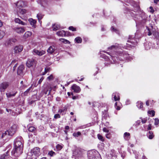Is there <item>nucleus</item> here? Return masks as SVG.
<instances>
[{"label": "nucleus", "mask_w": 159, "mask_h": 159, "mask_svg": "<svg viewBox=\"0 0 159 159\" xmlns=\"http://www.w3.org/2000/svg\"><path fill=\"white\" fill-rule=\"evenodd\" d=\"M116 55L117 57H115L113 55H111L110 54V57H107L105 55L103 54L101 55L103 58L105 59V61H106L105 63V66H108L111 64L116 63H117L116 59H118L120 61H123L125 60H128L130 61L131 58L129 56V54L126 52L119 51L118 52L116 53Z\"/></svg>", "instance_id": "obj_1"}, {"label": "nucleus", "mask_w": 159, "mask_h": 159, "mask_svg": "<svg viewBox=\"0 0 159 159\" xmlns=\"http://www.w3.org/2000/svg\"><path fill=\"white\" fill-rule=\"evenodd\" d=\"M40 155V149L38 147L35 148L31 150L29 153L28 156L30 158L33 159H37V158Z\"/></svg>", "instance_id": "obj_2"}, {"label": "nucleus", "mask_w": 159, "mask_h": 159, "mask_svg": "<svg viewBox=\"0 0 159 159\" xmlns=\"http://www.w3.org/2000/svg\"><path fill=\"white\" fill-rule=\"evenodd\" d=\"M136 38V37H135V36L134 35H129L128 38L129 39L127 41V42L131 43L132 44L126 43V46H122L121 47L120 46V48H122L127 49L128 48L134 46L133 44L135 45L137 43L135 40Z\"/></svg>", "instance_id": "obj_3"}, {"label": "nucleus", "mask_w": 159, "mask_h": 159, "mask_svg": "<svg viewBox=\"0 0 159 159\" xmlns=\"http://www.w3.org/2000/svg\"><path fill=\"white\" fill-rule=\"evenodd\" d=\"M100 155L98 152L95 150H92L88 152V159H100Z\"/></svg>", "instance_id": "obj_4"}, {"label": "nucleus", "mask_w": 159, "mask_h": 159, "mask_svg": "<svg viewBox=\"0 0 159 159\" xmlns=\"http://www.w3.org/2000/svg\"><path fill=\"white\" fill-rule=\"evenodd\" d=\"M23 148H20L14 147L11 152V156L15 157L14 159H18V157L22 152Z\"/></svg>", "instance_id": "obj_5"}, {"label": "nucleus", "mask_w": 159, "mask_h": 159, "mask_svg": "<svg viewBox=\"0 0 159 159\" xmlns=\"http://www.w3.org/2000/svg\"><path fill=\"white\" fill-rule=\"evenodd\" d=\"M14 147L23 148V144L21 138H18L14 141Z\"/></svg>", "instance_id": "obj_6"}, {"label": "nucleus", "mask_w": 159, "mask_h": 159, "mask_svg": "<svg viewBox=\"0 0 159 159\" xmlns=\"http://www.w3.org/2000/svg\"><path fill=\"white\" fill-rule=\"evenodd\" d=\"M16 128L17 125H16L14 124L12 125L7 131L8 135L10 136L13 135L16 131Z\"/></svg>", "instance_id": "obj_7"}, {"label": "nucleus", "mask_w": 159, "mask_h": 159, "mask_svg": "<svg viewBox=\"0 0 159 159\" xmlns=\"http://www.w3.org/2000/svg\"><path fill=\"white\" fill-rule=\"evenodd\" d=\"M25 72V66L23 65H20L17 69V74L18 75L22 76Z\"/></svg>", "instance_id": "obj_8"}, {"label": "nucleus", "mask_w": 159, "mask_h": 159, "mask_svg": "<svg viewBox=\"0 0 159 159\" xmlns=\"http://www.w3.org/2000/svg\"><path fill=\"white\" fill-rule=\"evenodd\" d=\"M11 148V146L9 145L7 148V149L8 148L7 152L2 155L1 156L0 159H6L9 158V149Z\"/></svg>", "instance_id": "obj_9"}, {"label": "nucleus", "mask_w": 159, "mask_h": 159, "mask_svg": "<svg viewBox=\"0 0 159 159\" xmlns=\"http://www.w3.org/2000/svg\"><path fill=\"white\" fill-rule=\"evenodd\" d=\"M32 52L34 55L41 56L45 53V51L44 50L40 51L35 49L33 50Z\"/></svg>", "instance_id": "obj_10"}, {"label": "nucleus", "mask_w": 159, "mask_h": 159, "mask_svg": "<svg viewBox=\"0 0 159 159\" xmlns=\"http://www.w3.org/2000/svg\"><path fill=\"white\" fill-rule=\"evenodd\" d=\"M36 64V61L33 58L29 59L28 60L26 63L27 66L30 67L31 66H35Z\"/></svg>", "instance_id": "obj_11"}, {"label": "nucleus", "mask_w": 159, "mask_h": 159, "mask_svg": "<svg viewBox=\"0 0 159 159\" xmlns=\"http://www.w3.org/2000/svg\"><path fill=\"white\" fill-rule=\"evenodd\" d=\"M148 35L150 36L152 34L156 38L159 40V33L156 31L152 32V31L148 28Z\"/></svg>", "instance_id": "obj_12"}, {"label": "nucleus", "mask_w": 159, "mask_h": 159, "mask_svg": "<svg viewBox=\"0 0 159 159\" xmlns=\"http://www.w3.org/2000/svg\"><path fill=\"white\" fill-rule=\"evenodd\" d=\"M9 86L8 83L4 82L2 83L0 85V90L1 92H4Z\"/></svg>", "instance_id": "obj_13"}, {"label": "nucleus", "mask_w": 159, "mask_h": 159, "mask_svg": "<svg viewBox=\"0 0 159 159\" xmlns=\"http://www.w3.org/2000/svg\"><path fill=\"white\" fill-rule=\"evenodd\" d=\"M16 41V39H10L7 40L5 42V44L6 46H10L13 44V43Z\"/></svg>", "instance_id": "obj_14"}, {"label": "nucleus", "mask_w": 159, "mask_h": 159, "mask_svg": "<svg viewBox=\"0 0 159 159\" xmlns=\"http://www.w3.org/2000/svg\"><path fill=\"white\" fill-rule=\"evenodd\" d=\"M13 30L15 32L19 34L22 33L25 31V30L24 27H15L13 28Z\"/></svg>", "instance_id": "obj_15"}, {"label": "nucleus", "mask_w": 159, "mask_h": 159, "mask_svg": "<svg viewBox=\"0 0 159 159\" xmlns=\"http://www.w3.org/2000/svg\"><path fill=\"white\" fill-rule=\"evenodd\" d=\"M81 150L80 149L78 148H76L73 151V154L75 156H78L81 154Z\"/></svg>", "instance_id": "obj_16"}, {"label": "nucleus", "mask_w": 159, "mask_h": 159, "mask_svg": "<svg viewBox=\"0 0 159 159\" xmlns=\"http://www.w3.org/2000/svg\"><path fill=\"white\" fill-rule=\"evenodd\" d=\"M119 93L115 92L112 94V98H113L115 101H119L120 99V95Z\"/></svg>", "instance_id": "obj_17"}, {"label": "nucleus", "mask_w": 159, "mask_h": 159, "mask_svg": "<svg viewBox=\"0 0 159 159\" xmlns=\"http://www.w3.org/2000/svg\"><path fill=\"white\" fill-rule=\"evenodd\" d=\"M71 88L74 92L77 93H79L81 90L80 87L75 84H74L72 86Z\"/></svg>", "instance_id": "obj_18"}, {"label": "nucleus", "mask_w": 159, "mask_h": 159, "mask_svg": "<svg viewBox=\"0 0 159 159\" xmlns=\"http://www.w3.org/2000/svg\"><path fill=\"white\" fill-rule=\"evenodd\" d=\"M23 49V47L21 46H16L14 48V52L16 53H18L21 52Z\"/></svg>", "instance_id": "obj_19"}, {"label": "nucleus", "mask_w": 159, "mask_h": 159, "mask_svg": "<svg viewBox=\"0 0 159 159\" xmlns=\"http://www.w3.org/2000/svg\"><path fill=\"white\" fill-rule=\"evenodd\" d=\"M56 49V47L54 46H50L48 49L47 51L48 53L52 54L54 52Z\"/></svg>", "instance_id": "obj_20"}, {"label": "nucleus", "mask_w": 159, "mask_h": 159, "mask_svg": "<svg viewBox=\"0 0 159 159\" xmlns=\"http://www.w3.org/2000/svg\"><path fill=\"white\" fill-rule=\"evenodd\" d=\"M28 21L31 25L33 28H35L36 24V21L35 20L33 19L32 18H30L28 19Z\"/></svg>", "instance_id": "obj_21"}, {"label": "nucleus", "mask_w": 159, "mask_h": 159, "mask_svg": "<svg viewBox=\"0 0 159 159\" xmlns=\"http://www.w3.org/2000/svg\"><path fill=\"white\" fill-rule=\"evenodd\" d=\"M16 4L17 8H20L24 6V2L22 1H19Z\"/></svg>", "instance_id": "obj_22"}, {"label": "nucleus", "mask_w": 159, "mask_h": 159, "mask_svg": "<svg viewBox=\"0 0 159 159\" xmlns=\"http://www.w3.org/2000/svg\"><path fill=\"white\" fill-rule=\"evenodd\" d=\"M17 93V92H8L6 93L7 97L8 98H10L12 97L15 96L16 94Z\"/></svg>", "instance_id": "obj_23"}, {"label": "nucleus", "mask_w": 159, "mask_h": 159, "mask_svg": "<svg viewBox=\"0 0 159 159\" xmlns=\"http://www.w3.org/2000/svg\"><path fill=\"white\" fill-rule=\"evenodd\" d=\"M61 28V26L56 23L52 25V28L54 31H56Z\"/></svg>", "instance_id": "obj_24"}, {"label": "nucleus", "mask_w": 159, "mask_h": 159, "mask_svg": "<svg viewBox=\"0 0 159 159\" xmlns=\"http://www.w3.org/2000/svg\"><path fill=\"white\" fill-rule=\"evenodd\" d=\"M57 34L58 36L63 37L65 36L66 32L63 30L59 31L57 32Z\"/></svg>", "instance_id": "obj_25"}, {"label": "nucleus", "mask_w": 159, "mask_h": 159, "mask_svg": "<svg viewBox=\"0 0 159 159\" xmlns=\"http://www.w3.org/2000/svg\"><path fill=\"white\" fill-rule=\"evenodd\" d=\"M15 21L16 23L20 24L23 25H26L25 23L22 21L20 19L18 18H16L15 20Z\"/></svg>", "instance_id": "obj_26"}, {"label": "nucleus", "mask_w": 159, "mask_h": 159, "mask_svg": "<svg viewBox=\"0 0 159 159\" xmlns=\"http://www.w3.org/2000/svg\"><path fill=\"white\" fill-rule=\"evenodd\" d=\"M141 18L143 19V21H145L147 17V16L146 15L144 12H142L141 15Z\"/></svg>", "instance_id": "obj_27"}, {"label": "nucleus", "mask_w": 159, "mask_h": 159, "mask_svg": "<svg viewBox=\"0 0 159 159\" xmlns=\"http://www.w3.org/2000/svg\"><path fill=\"white\" fill-rule=\"evenodd\" d=\"M147 136L150 139H152L154 137L153 133L151 131H149L147 134Z\"/></svg>", "instance_id": "obj_28"}, {"label": "nucleus", "mask_w": 159, "mask_h": 159, "mask_svg": "<svg viewBox=\"0 0 159 159\" xmlns=\"http://www.w3.org/2000/svg\"><path fill=\"white\" fill-rule=\"evenodd\" d=\"M75 41L77 43H80L82 42V39L81 37H78L75 39Z\"/></svg>", "instance_id": "obj_29"}, {"label": "nucleus", "mask_w": 159, "mask_h": 159, "mask_svg": "<svg viewBox=\"0 0 159 159\" xmlns=\"http://www.w3.org/2000/svg\"><path fill=\"white\" fill-rule=\"evenodd\" d=\"M143 103L140 102H138L136 103V106L138 108L142 109L143 108Z\"/></svg>", "instance_id": "obj_30"}, {"label": "nucleus", "mask_w": 159, "mask_h": 159, "mask_svg": "<svg viewBox=\"0 0 159 159\" xmlns=\"http://www.w3.org/2000/svg\"><path fill=\"white\" fill-rule=\"evenodd\" d=\"M81 134L80 132L78 131L77 132H75L73 134V136L74 137H78L79 136H80Z\"/></svg>", "instance_id": "obj_31"}, {"label": "nucleus", "mask_w": 159, "mask_h": 159, "mask_svg": "<svg viewBox=\"0 0 159 159\" xmlns=\"http://www.w3.org/2000/svg\"><path fill=\"white\" fill-rule=\"evenodd\" d=\"M32 32H31L28 31L25 33L24 36L25 37H28L30 36Z\"/></svg>", "instance_id": "obj_32"}, {"label": "nucleus", "mask_w": 159, "mask_h": 159, "mask_svg": "<svg viewBox=\"0 0 159 159\" xmlns=\"http://www.w3.org/2000/svg\"><path fill=\"white\" fill-rule=\"evenodd\" d=\"M144 46L145 49L147 50L149 49L151 47V46L149 45V43H147L144 44Z\"/></svg>", "instance_id": "obj_33"}, {"label": "nucleus", "mask_w": 159, "mask_h": 159, "mask_svg": "<svg viewBox=\"0 0 159 159\" xmlns=\"http://www.w3.org/2000/svg\"><path fill=\"white\" fill-rule=\"evenodd\" d=\"M62 148V146L61 145L59 144H58L56 146V149L58 151L61 150Z\"/></svg>", "instance_id": "obj_34"}, {"label": "nucleus", "mask_w": 159, "mask_h": 159, "mask_svg": "<svg viewBox=\"0 0 159 159\" xmlns=\"http://www.w3.org/2000/svg\"><path fill=\"white\" fill-rule=\"evenodd\" d=\"M43 15L40 13H39L37 14V17L39 21L41 20L43 17Z\"/></svg>", "instance_id": "obj_35"}, {"label": "nucleus", "mask_w": 159, "mask_h": 159, "mask_svg": "<svg viewBox=\"0 0 159 159\" xmlns=\"http://www.w3.org/2000/svg\"><path fill=\"white\" fill-rule=\"evenodd\" d=\"M111 30L112 32H114L117 34H119V31L116 28H115L113 27L112 26L111 28Z\"/></svg>", "instance_id": "obj_36"}, {"label": "nucleus", "mask_w": 159, "mask_h": 159, "mask_svg": "<svg viewBox=\"0 0 159 159\" xmlns=\"http://www.w3.org/2000/svg\"><path fill=\"white\" fill-rule=\"evenodd\" d=\"M60 40L64 43H70V42L69 41L64 39H60Z\"/></svg>", "instance_id": "obj_37"}, {"label": "nucleus", "mask_w": 159, "mask_h": 159, "mask_svg": "<svg viewBox=\"0 0 159 159\" xmlns=\"http://www.w3.org/2000/svg\"><path fill=\"white\" fill-rule=\"evenodd\" d=\"M5 34L4 31L0 30V39L2 38Z\"/></svg>", "instance_id": "obj_38"}, {"label": "nucleus", "mask_w": 159, "mask_h": 159, "mask_svg": "<svg viewBox=\"0 0 159 159\" xmlns=\"http://www.w3.org/2000/svg\"><path fill=\"white\" fill-rule=\"evenodd\" d=\"M8 135V133L7 131L5 132L4 133L2 134V139L4 138L7 137Z\"/></svg>", "instance_id": "obj_39"}, {"label": "nucleus", "mask_w": 159, "mask_h": 159, "mask_svg": "<svg viewBox=\"0 0 159 159\" xmlns=\"http://www.w3.org/2000/svg\"><path fill=\"white\" fill-rule=\"evenodd\" d=\"M130 134L129 133L125 132L124 133V137L125 139L128 138L129 137Z\"/></svg>", "instance_id": "obj_40"}, {"label": "nucleus", "mask_w": 159, "mask_h": 159, "mask_svg": "<svg viewBox=\"0 0 159 159\" xmlns=\"http://www.w3.org/2000/svg\"><path fill=\"white\" fill-rule=\"evenodd\" d=\"M35 130V128L33 126H31L29 128L28 130L30 132L34 131Z\"/></svg>", "instance_id": "obj_41"}, {"label": "nucleus", "mask_w": 159, "mask_h": 159, "mask_svg": "<svg viewBox=\"0 0 159 159\" xmlns=\"http://www.w3.org/2000/svg\"><path fill=\"white\" fill-rule=\"evenodd\" d=\"M98 138L101 141H103L104 140L103 139V137L100 134H98L97 135Z\"/></svg>", "instance_id": "obj_42"}, {"label": "nucleus", "mask_w": 159, "mask_h": 159, "mask_svg": "<svg viewBox=\"0 0 159 159\" xmlns=\"http://www.w3.org/2000/svg\"><path fill=\"white\" fill-rule=\"evenodd\" d=\"M31 87H30L29 89H27V90L25 91L24 92V95L26 96L27 95L28 93L29 92L30 90V89H31Z\"/></svg>", "instance_id": "obj_43"}, {"label": "nucleus", "mask_w": 159, "mask_h": 159, "mask_svg": "<svg viewBox=\"0 0 159 159\" xmlns=\"http://www.w3.org/2000/svg\"><path fill=\"white\" fill-rule=\"evenodd\" d=\"M19 11L21 14H24L26 13V10L25 9H20Z\"/></svg>", "instance_id": "obj_44"}, {"label": "nucleus", "mask_w": 159, "mask_h": 159, "mask_svg": "<svg viewBox=\"0 0 159 159\" xmlns=\"http://www.w3.org/2000/svg\"><path fill=\"white\" fill-rule=\"evenodd\" d=\"M132 151L133 152V153L135 155V158L136 159H138V157L137 156V155H138V153H137V152L135 150H132Z\"/></svg>", "instance_id": "obj_45"}, {"label": "nucleus", "mask_w": 159, "mask_h": 159, "mask_svg": "<svg viewBox=\"0 0 159 159\" xmlns=\"http://www.w3.org/2000/svg\"><path fill=\"white\" fill-rule=\"evenodd\" d=\"M155 112L154 111L152 110L148 111V113L149 114L152 115V116H154L155 115Z\"/></svg>", "instance_id": "obj_46"}, {"label": "nucleus", "mask_w": 159, "mask_h": 159, "mask_svg": "<svg viewBox=\"0 0 159 159\" xmlns=\"http://www.w3.org/2000/svg\"><path fill=\"white\" fill-rule=\"evenodd\" d=\"M119 47L116 45H113L111 46V47H110L108 48V49H116L117 48H118Z\"/></svg>", "instance_id": "obj_47"}, {"label": "nucleus", "mask_w": 159, "mask_h": 159, "mask_svg": "<svg viewBox=\"0 0 159 159\" xmlns=\"http://www.w3.org/2000/svg\"><path fill=\"white\" fill-rule=\"evenodd\" d=\"M159 124V119L156 118L155 119V123L154 124L155 125H157Z\"/></svg>", "instance_id": "obj_48"}, {"label": "nucleus", "mask_w": 159, "mask_h": 159, "mask_svg": "<svg viewBox=\"0 0 159 159\" xmlns=\"http://www.w3.org/2000/svg\"><path fill=\"white\" fill-rule=\"evenodd\" d=\"M54 79H55V78L53 75H51L50 76L47 77V80H52Z\"/></svg>", "instance_id": "obj_49"}, {"label": "nucleus", "mask_w": 159, "mask_h": 159, "mask_svg": "<svg viewBox=\"0 0 159 159\" xmlns=\"http://www.w3.org/2000/svg\"><path fill=\"white\" fill-rule=\"evenodd\" d=\"M48 154L50 156H53L54 155H55V153L52 151H50L49 152H48Z\"/></svg>", "instance_id": "obj_50"}, {"label": "nucleus", "mask_w": 159, "mask_h": 159, "mask_svg": "<svg viewBox=\"0 0 159 159\" xmlns=\"http://www.w3.org/2000/svg\"><path fill=\"white\" fill-rule=\"evenodd\" d=\"M69 29L70 30H72L73 31H76V28H74L73 26H70L69 28Z\"/></svg>", "instance_id": "obj_51"}, {"label": "nucleus", "mask_w": 159, "mask_h": 159, "mask_svg": "<svg viewBox=\"0 0 159 159\" xmlns=\"http://www.w3.org/2000/svg\"><path fill=\"white\" fill-rule=\"evenodd\" d=\"M49 70H50L49 68H45V71H44V73H43L42 75H45Z\"/></svg>", "instance_id": "obj_52"}, {"label": "nucleus", "mask_w": 159, "mask_h": 159, "mask_svg": "<svg viewBox=\"0 0 159 159\" xmlns=\"http://www.w3.org/2000/svg\"><path fill=\"white\" fill-rule=\"evenodd\" d=\"M60 115L58 114H56L54 116V118L55 119L59 118H60Z\"/></svg>", "instance_id": "obj_53"}, {"label": "nucleus", "mask_w": 159, "mask_h": 159, "mask_svg": "<svg viewBox=\"0 0 159 159\" xmlns=\"http://www.w3.org/2000/svg\"><path fill=\"white\" fill-rule=\"evenodd\" d=\"M141 120V122L143 124L146 123L147 121V120L146 118L142 119Z\"/></svg>", "instance_id": "obj_54"}, {"label": "nucleus", "mask_w": 159, "mask_h": 159, "mask_svg": "<svg viewBox=\"0 0 159 159\" xmlns=\"http://www.w3.org/2000/svg\"><path fill=\"white\" fill-rule=\"evenodd\" d=\"M103 130L104 132L106 133H108L109 132V130L106 128H103Z\"/></svg>", "instance_id": "obj_55"}, {"label": "nucleus", "mask_w": 159, "mask_h": 159, "mask_svg": "<svg viewBox=\"0 0 159 159\" xmlns=\"http://www.w3.org/2000/svg\"><path fill=\"white\" fill-rule=\"evenodd\" d=\"M149 8L151 9V10L150 11V12L152 13H153L154 12V11L153 9V8L152 7H149Z\"/></svg>", "instance_id": "obj_56"}, {"label": "nucleus", "mask_w": 159, "mask_h": 159, "mask_svg": "<svg viewBox=\"0 0 159 159\" xmlns=\"http://www.w3.org/2000/svg\"><path fill=\"white\" fill-rule=\"evenodd\" d=\"M17 63H16L15 64V66H13V71H14L15 70L17 66Z\"/></svg>", "instance_id": "obj_57"}, {"label": "nucleus", "mask_w": 159, "mask_h": 159, "mask_svg": "<svg viewBox=\"0 0 159 159\" xmlns=\"http://www.w3.org/2000/svg\"><path fill=\"white\" fill-rule=\"evenodd\" d=\"M67 107L66 106H65V107H64L63 108L62 110H63V112H64L65 111H66V110H67Z\"/></svg>", "instance_id": "obj_58"}, {"label": "nucleus", "mask_w": 159, "mask_h": 159, "mask_svg": "<svg viewBox=\"0 0 159 159\" xmlns=\"http://www.w3.org/2000/svg\"><path fill=\"white\" fill-rule=\"evenodd\" d=\"M110 155H111L110 157H111L113 158V159H114V158H115L116 157L115 156V154L113 153L112 154H110Z\"/></svg>", "instance_id": "obj_59"}, {"label": "nucleus", "mask_w": 159, "mask_h": 159, "mask_svg": "<svg viewBox=\"0 0 159 159\" xmlns=\"http://www.w3.org/2000/svg\"><path fill=\"white\" fill-rule=\"evenodd\" d=\"M141 123V121L140 120H138L136 122V125H139Z\"/></svg>", "instance_id": "obj_60"}, {"label": "nucleus", "mask_w": 159, "mask_h": 159, "mask_svg": "<svg viewBox=\"0 0 159 159\" xmlns=\"http://www.w3.org/2000/svg\"><path fill=\"white\" fill-rule=\"evenodd\" d=\"M115 108L118 110H119L120 109V107L119 106H116Z\"/></svg>", "instance_id": "obj_61"}, {"label": "nucleus", "mask_w": 159, "mask_h": 159, "mask_svg": "<svg viewBox=\"0 0 159 159\" xmlns=\"http://www.w3.org/2000/svg\"><path fill=\"white\" fill-rule=\"evenodd\" d=\"M58 112L60 113H62V112H64L62 109H60L59 110Z\"/></svg>", "instance_id": "obj_62"}, {"label": "nucleus", "mask_w": 159, "mask_h": 159, "mask_svg": "<svg viewBox=\"0 0 159 159\" xmlns=\"http://www.w3.org/2000/svg\"><path fill=\"white\" fill-rule=\"evenodd\" d=\"M16 60H13V61H12L11 62V64H13V63H16Z\"/></svg>", "instance_id": "obj_63"}, {"label": "nucleus", "mask_w": 159, "mask_h": 159, "mask_svg": "<svg viewBox=\"0 0 159 159\" xmlns=\"http://www.w3.org/2000/svg\"><path fill=\"white\" fill-rule=\"evenodd\" d=\"M142 158V159H147L144 155H143Z\"/></svg>", "instance_id": "obj_64"}]
</instances>
